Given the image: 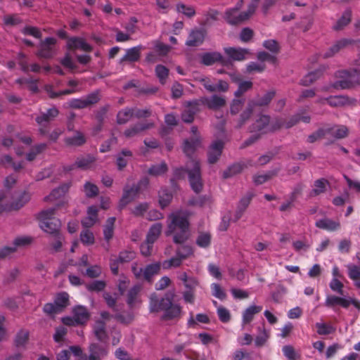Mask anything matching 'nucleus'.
Wrapping results in <instances>:
<instances>
[{"label": "nucleus", "mask_w": 360, "mask_h": 360, "mask_svg": "<svg viewBox=\"0 0 360 360\" xmlns=\"http://www.w3.org/2000/svg\"><path fill=\"white\" fill-rule=\"evenodd\" d=\"M174 294L167 292L160 297L153 292L149 297V311L150 313L162 311V319L165 321L179 319L181 314V307L174 302Z\"/></svg>", "instance_id": "1"}, {"label": "nucleus", "mask_w": 360, "mask_h": 360, "mask_svg": "<svg viewBox=\"0 0 360 360\" xmlns=\"http://www.w3.org/2000/svg\"><path fill=\"white\" fill-rule=\"evenodd\" d=\"M167 236L173 235V240L176 244L184 243L188 236V216L183 212L178 211L169 215Z\"/></svg>", "instance_id": "2"}, {"label": "nucleus", "mask_w": 360, "mask_h": 360, "mask_svg": "<svg viewBox=\"0 0 360 360\" xmlns=\"http://www.w3.org/2000/svg\"><path fill=\"white\" fill-rule=\"evenodd\" d=\"M188 174V181L192 190L199 193L203 188L200 162L195 159L189 160L185 167H181L174 170V176L176 179H184Z\"/></svg>", "instance_id": "3"}, {"label": "nucleus", "mask_w": 360, "mask_h": 360, "mask_svg": "<svg viewBox=\"0 0 360 360\" xmlns=\"http://www.w3.org/2000/svg\"><path fill=\"white\" fill-rule=\"evenodd\" d=\"M55 214L56 208L51 207L42 210L38 216L40 228L51 236L60 232L61 223Z\"/></svg>", "instance_id": "4"}, {"label": "nucleus", "mask_w": 360, "mask_h": 360, "mask_svg": "<svg viewBox=\"0 0 360 360\" xmlns=\"http://www.w3.org/2000/svg\"><path fill=\"white\" fill-rule=\"evenodd\" d=\"M4 195L0 194V214L4 212L18 210L22 208L30 200V194L27 191L15 192L12 196V202L10 204H4Z\"/></svg>", "instance_id": "5"}, {"label": "nucleus", "mask_w": 360, "mask_h": 360, "mask_svg": "<svg viewBox=\"0 0 360 360\" xmlns=\"http://www.w3.org/2000/svg\"><path fill=\"white\" fill-rule=\"evenodd\" d=\"M148 184L149 179L147 177H144L141 179L137 184H134L131 187L125 186L123 189L122 197L120 200V208L122 209L133 201L138 196L141 191L146 188Z\"/></svg>", "instance_id": "6"}, {"label": "nucleus", "mask_w": 360, "mask_h": 360, "mask_svg": "<svg viewBox=\"0 0 360 360\" xmlns=\"http://www.w3.org/2000/svg\"><path fill=\"white\" fill-rule=\"evenodd\" d=\"M335 77L340 79V80L333 84V86L335 89H350L359 83V77L354 70H339L336 72Z\"/></svg>", "instance_id": "7"}, {"label": "nucleus", "mask_w": 360, "mask_h": 360, "mask_svg": "<svg viewBox=\"0 0 360 360\" xmlns=\"http://www.w3.org/2000/svg\"><path fill=\"white\" fill-rule=\"evenodd\" d=\"M161 263L155 262L146 266L145 268H139L135 263L131 266V271L137 279H144L148 282H151L153 277L159 274L161 269Z\"/></svg>", "instance_id": "8"}, {"label": "nucleus", "mask_w": 360, "mask_h": 360, "mask_svg": "<svg viewBox=\"0 0 360 360\" xmlns=\"http://www.w3.org/2000/svg\"><path fill=\"white\" fill-rule=\"evenodd\" d=\"M79 84V82L78 80L70 79L68 82V86H70L71 89H67L59 91H55L53 85L46 84L44 86V91L46 92L50 98L55 99L60 96L70 95L77 92H80L81 89L77 88V86Z\"/></svg>", "instance_id": "9"}, {"label": "nucleus", "mask_w": 360, "mask_h": 360, "mask_svg": "<svg viewBox=\"0 0 360 360\" xmlns=\"http://www.w3.org/2000/svg\"><path fill=\"white\" fill-rule=\"evenodd\" d=\"M324 304L328 308H334L336 305H340L345 309H347L350 304H352L360 310V302L359 300L353 298L346 299L335 295L327 296Z\"/></svg>", "instance_id": "10"}, {"label": "nucleus", "mask_w": 360, "mask_h": 360, "mask_svg": "<svg viewBox=\"0 0 360 360\" xmlns=\"http://www.w3.org/2000/svg\"><path fill=\"white\" fill-rule=\"evenodd\" d=\"M73 319L65 318L63 321L65 325L71 326L76 324L86 323L90 317V314L86 307L83 306H77L73 309Z\"/></svg>", "instance_id": "11"}, {"label": "nucleus", "mask_w": 360, "mask_h": 360, "mask_svg": "<svg viewBox=\"0 0 360 360\" xmlns=\"http://www.w3.org/2000/svg\"><path fill=\"white\" fill-rule=\"evenodd\" d=\"M259 0H252V1L248 5V11L245 12H242V15L236 20L234 18H231V14L234 12V10H227L225 13V19L226 22L233 25H238L243 22V21L248 20L255 11Z\"/></svg>", "instance_id": "12"}, {"label": "nucleus", "mask_w": 360, "mask_h": 360, "mask_svg": "<svg viewBox=\"0 0 360 360\" xmlns=\"http://www.w3.org/2000/svg\"><path fill=\"white\" fill-rule=\"evenodd\" d=\"M201 64L210 66L216 63H221L223 66H229L231 64L229 60L223 57L221 53L217 51L206 52L200 56Z\"/></svg>", "instance_id": "13"}, {"label": "nucleus", "mask_w": 360, "mask_h": 360, "mask_svg": "<svg viewBox=\"0 0 360 360\" xmlns=\"http://www.w3.org/2000/svg\"><path fill=\"white\" fill-rule=\"evenodd\" d=\"M56 39L53 37H46L42 40L39 44V49L37 55L39 58H51L55 55L54 46L56 44Z\"/></svg>", "instance_id": "14"}, {"label": "nucleus", "mask_w": 360, "mask_h": 360, "mask_svg": "<svg viewBox=\"0 0 360 360\" xmlns=\"http://www.w3.org/2000/svg\"><path fill=\"white\" fill-rule=\"evenodd\" d=\"M207 32L202 28H195L192 30L186 41V45L190 47L199 46L203 44Z\"/></svg>", "instance_id": "15"}, {"label": "nucleus", "mask_w": 360, "mask_h": 360, "mask_svg": "<svg viewBox=\"0 0 360 360\" xmlns=\"http://www.w3.org/2000/svg\"><path fill=\"white\" fill-rule=\"evenodd\" d=\"M200 101L197 100L188 102L181 114L183 122L191 123L194 120L195 115L200 111Z\"/></svg>", "instance_id": "16"}, {"label": "nucleus", "mask_w": 360, "mask_h": 360, "mask_svg": "<svg viewBox=\"0 0 360 360\" xmlns=\"http://www.w3.org/2000/svg\"><path fill=\"white\" fill-rule=\"evenodd\" d=\"M270 124V117L266 115H260L255 122L250 126L249 131L251 133L257 132L264 134Z\"/></svg>", "instance_id": "17"}, {"label": "nucleus", "mask_w": 360, "mask_h": 360, "mask_svg": "<svg viewBox=\"0 0 360 360\" xmlns=\"http://www.w3.org/2000/svg\"><path fill=\"white\" fill-rule=\"evenodd\" d=\"M224 147V143L221 140L215 141L212 143L207 152V160L210 164H214L219 160Z\"/></svg>", "instance_id": "18"}, {"label": "nucleus", "mask_w": 360, "mask_h": 360, "mask_svg": "<svg viewBox=\"0 0 360 360\" xmlns=\"http://www.w3.org/2000/svg\"><path fill=\"white\" fill-rule=\"evenodd\" d=\"M224 53L229 58V60L242 61L245 59L246 55L249 54V50L243 48L226 47L224 49Z\"/></svg>", "instance_id": "19"}, {"label": "nucleus", "mask_w": 360, "mask_h": 360, "mask_svg": "<svg viewBox=\"0 0 360 360\" xmlns=\"http://www.w3.org/2000/svg\"><path fill=\"white\" fill-rule=\"evenodd\" d=\"M89 350V360H101L108 354L107 347L98 343H91Z\"/></svg>", "instance_id": "20"}, {"label": "nucleus", "mask_w": 360, "mask_h": 360, "mask_svg": "<svg viewBox=\"0 0 360 360\" xmlns=\"http://www.w3.org/2000/svg\"><path fill=\"white\" fill-rule=\"evenodd\" d=\"M262 309V306L259 305H250L246 308L242 314V326L250 323L253 321L255 316L260 313Z\"/></svg>", "instance_id": "21"}, {"label": "nucleus", "mask_w": 360, "mask_h": 360, "mask_svg": "<svg viewBox=\"0 0 360 360\" xmlns=\"http://www.w3.org/2000/svg\"><path fill=\"white\" fill-rule=\"evenodd\" d=\"M143 47L142 46H136L126 50L124 56H123L120 61V63L124 62L135 63L139 60L141 58V53Z\"/></svg>", "instance_id": "22"}, {"label": "nucleus", "mask_w": 360, "mask_h": 360, "mask_svg": "<svg viewBox=\"0 0 360 360\" xmlns=\"http://www.w3.org/2000/svg\"><path fill=\"white\" fill-rule=\"evenodd\" d=\"M68 48L70 50L81 49L86 52H91L92 47L86 43L83 39L73 37L68 39Z\"/></svg>", "instance_id": "23"}, {"label": "nucleus", "mask_w": 360, "mask_h": 360, "mask_svg": "<svg viewBox=\"0 0 360 360\" xmlns=\"http://www.w3.org/2000/svg\"><path fill=\"white\" fill-rule=\"evenodd\" d=\"M321 103L327 102L331 107H342L346 105H350L353 101L347 96H334L328 98H322L319 101Z\"/></svg>", "instance_id": "24"}, {"label": "nucleus", "mask_w": 360, "mask_h": 360, "mask_svg": "<svg viewBox=\"0 0 360 360\" xmlns=\"http://www.w3.org/2000/svg\"><path fill=\"white\" fill-rule=\"evenodd\" d=\"M252 161L248 160V163L245 164L244 162H236L231 166H229L227 169H226L223 172V178L224 179H229L230 177H232L234 175H236L239 173H240L243 169L245 167H248V166H252Z\"/></svg>", "instance_id": "25"}, {"label": "nucleus", "mask_w": 360, "mask_h": 360, "mask_svg": "<svg viewBox=\"0 0 360 360\" xmlns=\"http://www.w3.org/2000/svg\"><path fill=\"white\" fill-rule=\"evenodd\" d=\"M153 123L138 122L131 125L129 128L124 131V136L127 138L134 137L141 132L153 127Z\"/></svg>", "instance_id": "26"}, {"label": "nucleus", "mask_w": 360, "mask_h": 360, "mask_svg": "<svg viewBox=\"0 0 360 360\" xmlns=\"http://www.w3.org/2000/svg\"><path fill=\"white\" fill-rule=\"evenodd\" d=\"M353 42H355L353 39H342L338 41L335 42V44H333L328 51H326L323 54V58H330L333 56L335 53H338L341 49H344L345 47L352 44Z\"/></svg>", "instance_id": "27"}, {"label": "nucleus", "mask_w": 360, "mask_h": 360, "mask_svg": "<svg viewBox=\"0 0 360 360\" xmlns=\"http://www.w3.org/2000/svg\"><path fill=\"white\" fill-rule=\"evenodd\" d=\"M59 115L58 109L53 106L51 108H49L46 112H41V114L36 117L35 121L36 122L41 125L44 122H49L53 120L56 117H57Z\"/></svg>", "instance_id": "28"}, {"label": "nucleus", "mask_w": 360, "mask_h": 360, "mask_svg": "<svg viewBox=\"0 0 360 360\" xmlns=\"http://www.w3.org/2000/svg\"><path fill=\"white\" fill-rule=\"evenodd\" d=\"M64 142L68 146L79 147L86 143V138L82 132L77 130L73 136L66 137Z\"/></svg>", "instance_id": "29"}, {"label": "nucleus", "mask_w": 360, "mask_h": 360, "mask_svg": "<svg viewBox=\"0 0 360 360\" xmlns=\"http://www.w3.org/2000/svg\"><path fill=\"white\" fill-rule=\"evenodd\" d=\"M200 145V137H192L190 139L186 140L184 143L183 150L184 153L191 159H193L192 155L195 150Z\"/></svg>", "instance_id": "30"}, {"label": "nucleus", "mask_w": 360, "mask_h": 360, "mask_svg": "<svg viewBox=\"0 0 360 360\" xmlns=\"http://www.w3.org/2000/svg\"><path fill=\"white\" fill-rule=\"evenodd\" d=\"M253 103H248L247 107L240 114L239 117L235 120L236 129H240L251 117L254 108H252Z\"/></svg>", "instance_id": "31"}, {"label": "nucleus", "mask_w": 360, "mask_h": 360, "mask_svg": "<svg viewBox=\"0 0 360 360\" xmlns=\"http://www.w3.org/2000/svg\"><path fill=\"white\" fill-rule=\"evenodd\" d=\"M316 226L319 229L326 230L328 231H335L340 228L339 221L332 220L328 218L321 219L316 221Z\"/></svg>", "instance_id": "32"}, {"label": "nucleus", "mask_w": 360, "mask_h": 360, "mask_svg": "<svg viewBox=\"0 0 360 360\" xmlns=\"http://www.w3.org/2000/svg\"><path fill=\"white\" fill-rule=\"evenodd\" d=\"M276 92L274 91H269L266 93L263 96H258L256 98L252 99L248 103H253L252 108L255 107H264L267 106L275 96Z\"/></svg>", "instance_id": "33"}, {"label": "nucleus", "mask_w": 360, "mask_h": 360, "mask_svg": "<svg viewBox=\"0 0 360 360\" xmlns=\"http://www.w3.org/2000/svg\"><path fill=\"white\" fill-rule=\"evenodd\" d=\"M203 103L207 106L209 109L217 110L226 105V100L224 97L218 95H213L210 98H205Z\"/></svg>", "instance_id": "34"}, {"label": "nucleus", "mask_w": 360, "mask_h": 360, "mask_svg": "<svg viewBox=\"0 0 360 360\" xmlns=\"http://www.w3.org/2000/svg\"><path fill=\"white\" fill-rule=\"evenodd\" d=\"M96 161V158L91 154L86 156L78 157L76 159V166L82 170L90 169L93 164Z\"/></svg>", "instance_id": "35"}, {"label": "nucleus", "mask_w": 360, "mask_h": 360, "mask_svg": "<svg viewBox=\"0 0 360 360\" xmlns=\"http://www.w3.org/2000/svg\"><path fill=\"white\" fill-rule=\"evenodd\" d=\"M94 333L96 338L101 342L105 343L108 335L105 330V323L102 321L96 322L94 326Z\"/></svg>", "instance_id": "36"}, {"label": "nucleus", "mask_w": 360, "mask_h": 360, "mask_svg": "<svg viewBox=\"0 0 360 360\" xmlns=\"http://www.w3.org/2000/svg\"><path fill=\"white\" fill-rule=\"evenodd\" d=\"M328 184V181L324 178L316 180L314 182V188L309 193V197L313 198L324 193Z\"/></svg>", "instance_id": "37"}, {"label": "nucleus", "mask_w": 360, "mask_h": 360, "mask_svg": "<svg viewBox=\"0 0 360 360\" xmlns=\"http://www.w3.org/2000/svg\"><path fill=\"white\" fill-rule=\"evenodd\" d=\"M132 157V152L128 149H123L117 154L116 165L118 170L122 171L128 164L129 159Z\"/></svg>", "instance_id": "38"}, {"label": "nucleus", "mask_w": 360, "mask_h": 360, "mask_svg": "<svg viewBox=\"0 0 360 360\" xmlns=\"http://www.w3.org/2000/svg\"><path fill=\"white\" fill-rule=\"evenodd\" d=\"M257 330L259 334L256 336L255 339V345L257 347H262L265 345L267 342L269 337L270 333L269 330H266L264 326L258 327Z\"/></svg>", "instance_id": "39"}, {"label": "nucleus", "mask_w": 360, "mask_h": 360, "mask_svg": "<svg viewBox=\"0 0 360 360\" xmlns=\"http://www.w3.org/2000/svg\"><path fill=\"white\" fill-rule=\"evenodd\" d=\"M327 129H331V131L329 132L328 135L338 139H344L347 137L349 134L348 128L345 125L328 126Z\"/></svg>", "instance_id": "40"}, {"label": "nucleus", "mask_w": 360, "mask_h": 360, "mask_svg": "<svg viewBox=\"0 0 360 360\" xmlns=\"http://www.w3.org/2000/svg\"><path fill=\"white\" fill-rule=\"evenodd\" d=\"M219 12L217 10L210 8L204 15V19L200 22L202 26L210 27L213 22L218 20Z\"/></svg>", "instance_id": "41"}, {"label": "nucleus", "mask_w": 360, "mask_h": 360, "mask_svg": "<svg viewBox=\"0 0 360 360\" xmlns=\"http://www.w3.org/2000/svg\"><path fill=\"white\" fill-rule=\"evenodd\" d=\"M352 20V11L350 9H347L343 13L342 15L335 25H333V30L336 31H339L342 30L345 26H347Z\"/></svg>", "instance_id": "42"}, {"label": "nucleus", "mask_w": 360, "mask_h": 360, "mask_svg": "<svg viewBox=\"0 0 360 360\" xmlns=\"http://www.w3.org/2000/svg\"><path fill=\"white\" fill-rule=\"evenodd\" d=\"M322 70H316L315 71L309 72L301 80L300 84L302 86H307L314 83L322 75Z\"/></svg>", "instance_id": "43"}, {"label": "nucleus", "mask_w": 360, "mask_h": 360, "mask_svg": "<svg viewBox=\"0 0 360 360\" xmlns=\"http://www.w3.org/2000/svg\"><path fill=\"white\" fill-rule=\"evenodd\" d=\"M330 131H331V129H327V127L319 128L308 136L307 142L313 143L321 139L326 137Z\"/></svg>", "instance_id": "44"}, {"label": "nucleus", "mask_w": 360, "mask_h": 360, "mask_svg": "<svg viewBox=\"0 0 360 360\" xmlns=\"http://www.w3.org/2000/svg\"><path fill=\"white\" fill-rule=\"evenodd\" d=\"M115 217H109L103 229L104 238L106 241L109 242L114 235V225L115 222Z\"/></svg>", "instance_id": "45"}, {"label": "nucleus", "mask_w": 360, "mask_h": 360, "mask_svg": "<svg viewBox=\"0 0 360 360\" xmlns=\"http://www.w3.org/2000/svg\"><path fill=\"white\" fill-rule=\"evenodd\" d=\"M162 226L160 223L154 224L149 229L147 236L146 240L148 241H151L155 243L158 238H159L161 232H162Z\"/></svg>", "instance_id": "46"}, {"label": "nucleus", "mask_w": 360, "mask_h": 360, "mask_svg": "<svg viewBox=\"0 0 360 360\" xmlns=\"http://www.w3.org/2000/svg\"><path fill=\"white\" fill-rule=\"evenodd\" d=\"M54 303L60 311H62L69 304V295L63 292L58 293L54 300Z\"/></svg>", "instance_id": "47"}, {"label": "nucleus", "mask_w": 360, "mask_h": 360, "mask_svg": "<svg viewBox=\"0 0 360 360\" xmlns=\"http://www.w3.org/2000/svg\"><path fill=\"white\" fill-rule=\"evenodd\" d=\"M282 352L288 360H300L301 354L297 352L292 345H285L282 348Z\"/></svg>", "instance_id": "48"}, {"label": "nucleus", "mask_w": 360, "mask_h": 360, "mask_svg": "<svg viewBox=\"0 0 360 360\" xmlns=\"http://www.w3.org/2000/svg\"><path fill=\"white\" fill-rule=\"evenodd\" d=\"M141 287L139 285L133 286L127 292V303L130 308H133L136 302Z\"/></svg>", "instance_id": "49"}, {"label": "nucleus", "mask_w": 360, "mask_h": 360, "mask_svg": "<svg viewBox=\"0 0 360 360\" xmlns=\"http://www.w3.org/2000/svg\"><path fill=\"white\" fill-rule=\"evenodd\" d=\"M133 117L132 108H124L120 110L117 115V122L119 124H126Z\"/></svg>", "instance_id": "50"}, {"label": "nucleus", "mask_w": 360, "mask_h": 360, "mask_svg": "<svg viewBox=\"0 0 360 360\" xmlns=\"http://www.w3.org/2000/svg\"><path fill=\"white\" fill-rule=\"evenodd\" d=\"M172 199V194L166 188H162L159 192V204L164 209L169 205Z\"/></svg>", "instance_id": "51"}, {"label": "nucleus", "mask_w": 360, "mask_h": 360, "mask_svg": "<svg viewBox=\"0 0 360 360\" xmlns=\"http://www.w3.org/2000/svg\"><path fill=\"white\" fill-rule=\"evenodd\" d=\"M47 147L46 143H39L32 146L30 152L26 155V159L31 162L33 161L36 157L41 153Z\"/></svg>", "instance_id": "52"}, {"label": "nucleus", "mask_w": 360, "mask_h": 360, "mask_svg": "<svg viewBox=\"0 0 360 360\" xmlns=\"http://www.w3.org/2000/svg\"><path fill=\"white\" fill-rule=\"evenodd\" d=\"M69 189V186L63 184L57 188L53 189L50 195L45 198L46 200H53L63 196Z\"/></svg>", "instance_id": "53"}, {"label": "nucleus", "mask_w": 360, "mask_h": 360, "mask_svg": "<svg viewBox=\"0 0 360 360\" xmlns=\"http://www.w3.org/2000/svg\"><path fill=\"white\" fill-rule=\"evenodd\" d=\"M176 9L178 13H181L188 18H193L195 15V10L194 7L187 6L183 3H179L176 6Z\"/></svg>", "instance_id": "54"}, {"label": "nucleus", "mask_w": 360, "mask_h": 360, "mask_svg": "<svg viewBox=\"0 0 360 360\" xmlns=\"http://www.w3.org/2000/svg\"><path fill=\"white\" fill-rule=\"evenodd\" d=\"M211 235L210 233H200L196 238V244L202 248H206L210 245Z\"/></svg>", "instance_id": "55"}, {"label": "nucleus", "mask_w": 360, "mask_h": 360, "mask_svg": "<svg viewBox=\"0 0 360 360\" xmlns=\"http://www.w3.org/2000/svg\"><path fill=\"white\" fill-rule=\"evenodd\" d=\"M3 21L6 26H16L22 22V18L17 13L4 15Z\"/></svg>", "instance_id": "56"}, {"label": "nucleus", "mask_w": 360, "mask_h": 360, "mask_svg": "<svg viewBox=\"0 0 360 360\" xmlns=\"http://www.w3.org/2000/svg\"><path fill=\"white\" fill-rule=\"evenodd\" d=\"M168 169L167 165L165 162H161L159 165H152L148 172L152 176H159L165 174Z\"/></svg>", "instance_id": "57"}, {"label": "nucleus", "mask_w": 360, "mask_h": 360, "mask_svg": "<svg viewBox=\"0 0 360 360\" xmlns=\"http://www.w3.org/2000/svg\"><path fill=\"white\" fill-rule=\"evenodd\" d=\"M136 253L131 250H125L119 253L117 259L120 263H127L136 258Z\"/></svg>", "instance_id": "58"}, {"label": "nucleus", "mask_w": 360, "mask_h": 360, "mask_svg": "<svg viewBox=\"0 0 360 360\" xmlns=\"http://www.w3.org/2000/svg\"><path fill=\"white\" fill-rule=\"evenodd\" d=\"M155 74L162 84H165L169 75V70L165 65H158L155 67Z\"/></svg>", "instance_id": "59"}, {"label": "nucleus", "mask_w": 360, "mask_h": 360, "mask_svg": "<svg viewBox=\"0 0 360 360\" xmlns=\"http://www.w3.org/2000/svg\"><path fill=\"white\" fill-rule=\"evenodd\" d=\"M29 339V332L26 330H20L16 335L15 344L16 347H23Z\"/></svg>", "instance_id": "60"}, {"label": "nucleus", "mask_w": 360, "mask_h": 360, "mask_svg": "<svg viewBox=\"0 0 360 360\" xmlns=\"http://www.w3.org/2000/svg\"><path fill=\"white\" fill-rule=\"evenodd\" d=\"M253 83L251 81H242L238 84V88L237 91L234 93L236 97H240L245 92L249 91L252 88Z\"/></svg>", "instance_id": "61"}, {"label": "nucleus", "mask_w": 360, "mask_h": 360, "mask_svg": "<svg viewBox=\"0 0 360 360\" xmlns=\"http://www.w3.org/2000/svg\"><path fill=\"white\" fill-rule=\"evenodd\" d=\"M217 313L221 322L226 323L231 321V315L230 311L226 307L219 306L217 307Z\"/></svg>", "instance_id": "62"}, {"label": "nucleus", "mask_w": 360, "mask_h": 360, "mask_svg": "<svg viewBox=\"0 0 360 360\" xmlns=\"http://www.w3.org/2000/svg\"><path fill=\"white\" fill-rule=\"evenodd\" d=\"M81 242L85 245H89L94 243L95 238L93 233L89 229L83 230L80 233Z\"/></svg>", "instance_id": "63"}, {"label": "nucleus", "mask_w": 360, "mask_h": 360, "mask_svg": "<svg viewBox=\"0 0 360 360\" xmlns=\"http://www.w3.org/2000/svg\"><path fill=\"white\" fill-rule=\"evenodd\" d=\"M84 191L88 198H94L98 194V188L96 185L87 181L84 186Z\"/></svg>", "instance_id": "64"}]
</instances>
